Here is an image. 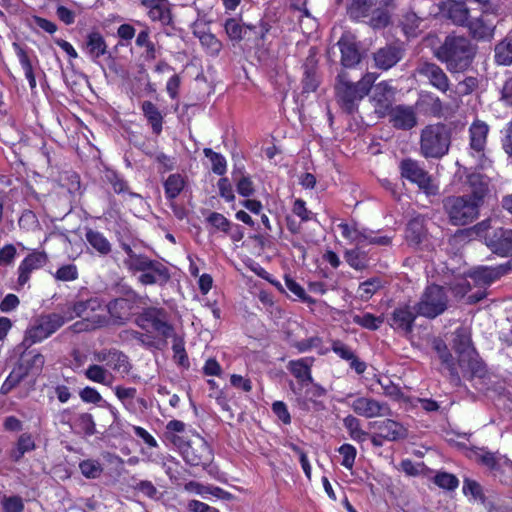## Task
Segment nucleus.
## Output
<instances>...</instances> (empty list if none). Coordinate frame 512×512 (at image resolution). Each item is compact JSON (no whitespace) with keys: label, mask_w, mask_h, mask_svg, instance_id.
<instances>
[{"label":"nucleus","mask_w":512,"mask_h":512,"mask_svg":"<svg viewBox=\"0 0 512 512\" xmlns=\"http://www.w3.org/2000/svg\"><path fill=\"white\" fill-rule=\"evenodd\" d=\"M375 73H366L359 81L353 82L346 71L339 73L335 85L336 96L342 108L352 113L358 103L369 93L377 79Z\"/></svg>","instance_id":"f257e3e1"},{"label":"nucleus","mask_w":512,"mask_h":512,"mask_svg":"<svg viewBox=\"0 0 512 512\" xmlns=\"http://www.w3.org/2000/svg\"><path fill=\"white\" fill-rule=\"evenodd\" d=\"M475 55L471 42L462 36H448L436 52V57L446 64L450 72L466 70Z\"/></svg>","instance_id":"f03ea898"},{"label":"nucleus","mask_w":512,"mask_h":512,"mask_svg":"<svg viewBox=\"0 0 512 512\" xmlns=\"http://www.w3.org/2000/svg\"><path fill=\"white\" fill-rule=\"evenodd\" d=\"M453 349L458 354V364L464 377H482L485 368L471 343L467 329L458 328L454 332Z\"/></svg>","instance_id":"7ed1b4c3"},{"label":"nucleus","mask_w":512,"mask_h":512,"mask_svg":"<svg viewBox=\"0 0 512 512\" xmlns=\"http://www.w3.org/2000/svg\"><path fill=\"white\" fill-rule=\"evenodd\" d=\"M451 130L443 123L425 126L420 134V153L425 158H441L449 151Z\"/></svg>","instance_id":"20e7f679"},{"label":"nucleus","mask_w":512,"mask_h":512,"mask_svg":"<svg viewBox=\"0 0 512 512\" xmlns=\"http://www.w3.org/2000/svg\"><path fill=\"white\" fill-rule=\"evenodd\" d=\"M498 222L487 219L474 226L475 233L484 239L486 246L495 254L507 257L512 255V229L497 225Z\"/></svg>","instance_id":"39448f33"},{"label":"nucleus","mask_w":512,"mask_h":512,"mask_svg":"<svg viewBox=\"0 0 512 512\" xmlns=\"http://www.w3.org/2000/svg\"><path fill=\"white\" fill-rule=\"evenodd\" d=\"M102 308L101 302L98 298H90L86 301H79L71 306H68L64 311L68 321L74 317L83 318V322H76L73 328L76 332L83 330H91L96 327L102 326L105 323L104 317L100 315H91Z\"/></svg>","instance_id":"423d86ee"},{"label":"nucleus","mask_w":512,"mask_h":512,"mask_svg":"<svg viewBox=\"0 0 512 512\" xmlns=\"http://www.w3.org/2000/svg\"><path fill=\"white\" fill-rule=\"evenodd\" d=\"M477 200L468 195L448 197L444 201V209L453 225H466L473 222L479 215Z\"/></svg>","instance_id":"0eeeda50"},{"label":"nucleus","mask_w":512,"mask_h":512,"mask_svg":"<svg viewBox=\"0 0 512 512\" xmlns=\"http://www.w3.org/2000/svg\"><path fill=\"white\" fill-rule=\"evenodd\" d=\"M447 307L448 295L445 289L439 285L428 286L414 305L417 314L428 319H434L443 314Z\"/></svg>","instance_id":"6e6552de"},{"label":"nucleus","mask_w":512,"mask_h":512,"mask_svg":"<svg viewBox=\"0 0 512 512\" xmlns=\"http://www.w3.org/2000/svg\"><path fill=\"white\" fill-rule=\"evenodd\" d=\"M338 402L347 405L355 414L365 418L385 417L392 414L387 403L371 397L349 393L338 399Z\"/></svg>","instance_id":"1a4fd4ad"},{"label":"nucleus","mask_w":512,"mask_h":512,"mask_svg":"<svg viewBox=\"0 0 512 512\" xmlns=\"http://www.w3.org/2000/svg\"><path fill=\"white\" fill-rule=\"evenodd\" d=\"M137 325L150 332L155 331L163 338H169L173 335L174 329L168 322V315L164 309L150 307L145 309L136 319Z\"/></svg>","instance_id":"9d476101"},{"label":"nucleus","mask_w":512,"mask_h":512,"mask_svg":"<svg viewBox=\"0 0 512 512\" xmlns=\"http://www.w3.org/2000/svg\"><path fill=\"white\" fill-rule=\"evenodd\" d=\"M67 321L68 319L65 313L63 315L59 313H51L42 316L37 320L33 327L27 330L24 342L28 343V345L41 342L56 332Z\"/></svg>","instance_id":"9b49d317"},{"label":"nucleus","mask_w":512,"mask_h":512,"mask_svg":"<svg viewBox=\"0 0 512 512\" xmlns=\"http://www.w3.org/2000/svg\"><path fill=\"white\" fill-rule=\"evenodd\" d=\"M400 170L402 177L417 184L427 195H436L438 193V185L417 161L412 159L403 160L400 164Z\"/></svg>","instance_id":"f8f14e48"},{"label":"nucleus","mask_w":512,"mask_h":512,"mask_svg":"<svg viewBox=\"0 0 512 512\" xmlns=\"http://www.w3.org/2000/svg\"><path fill=\"white\" fill-rule=\"evenodd\" d=\"M181 452L185 462L191 466H206L212 460L209 445L200 437L183 446Z\"/></svg>","instance_id":"ddd939ff"},{"label":"nucleus","mask_w":512,"mask_h":512,"mask_svg":"<svg viewBox=\"0 0 512 512\" xmlns=\"http://www.w3.org/2000/svg\"><path fill=\"white\" fill-rule=\"evenodd\" d=\"M416 74L425 78L431 86L442 93H446L450 89V82L441 67L431 62H421L415 69Z\"/></svg>","instance_id":"4468645a"},{"label":"nucleus","mask_w":512,"mask_h":512,"mask_svg":"<svg viewBox=\"0 0 512 512\" xmlns=\"http://www.w3.org/2000/svg\"><path fill=\"white\" fill-rule=\"evenodd\" d=\"M96 361L104 363L107 369L126 375L130 371L128 357L116 349L102 350L94 354Z\"/></svg>","instance_id":"2eb2a0df"},{"label":"nucleus","mask_w":512,"mask_h":512,"mask_svg":"<svg viewBox=\"0 0 512 512\" xmlns=\"http://www.w3.org/2000/svg\"><path fill=\"white\" fill-rule=\"evenodd\" d=\"M47 260L44 252L33 251L27 255L18 266V285L24 286L29 281L31 273L42 268Z\"/></svg>","instance_id":"dca6fc26"},{"label":"nucleus","mask_w":512,"mask_h":512,"mask_svg":"<svg viewBox=\"0 0 512 512\" xmlns=\"http://www.w3.org/2000/svg\"><path fill=\"white\" fill-rule=\"evenodd\" d=\"M393 127L409 130L417 125L416 111L412 106L396 105L388 111Z\"/></svg>","instance_id":"f3484780"},{"label":"nucleus","mask_w":512,"mask_h":512,"mask_svg":"<svg viewBox=\"0 0 512 512\" xmlns=\"http://www.w3.org/2000/svg\"><path fill=\"white\" fill-rule=\"evenodd\" d=\"M417 316L419 315L416 309H414V306L407 304L400 305L394 309L389 324L394 329L410 333Z\"/></svg>","instance_id":"a211bd4d"},{"label":"nucleus","mask_w":512,"mask_h":512,"mask_svg":"<svg viewBox=\"0 0 512 512\" xmlns=\"http://www.w3.org/2000/svg\"><path fill=\"white\" fill-rule=\"evenodd\" d=\"M394 96L395 89L388 82L378 83L374 88L372 96L376 112L382 115L387 113L391 108Z\"/></svg>","instance_id":"6ab92c4d"},{"label":"nucleus","mask_w":512,"mask_h":512,"mask_svg":"<svg viewBox=\"0 0 512 512\" xmlns=\"http://www.w3.org/2000/svg\"><path fill=\"white\" fill-rule=\"evenodd\" d=\"M169 278L167 267L159 261L153 260L149 268H146L138 277V281L143 285H164Z\"/></svg>","instance_id":"aec40b11"},{"label":"nucleus","mask_w":512,"mask_h":512,"mask_svg":"<svg viewBox=\"0 0 512 512\" xmlns=\"http://www.w3.org/2000/svg\"><path fill=\"white\" fill-rule=\"evenodd\" d=\"M489 8L490 5L488 4L487 10H489ZM477 9L481 11V16L472 15L466 26H468L474 38L490 39L494 33V25L489 20L483 18V16L486 15L488 11L483 13L479 6H477Z\"/></svg>","instance_id":"412c9836"},{"label":"nucleus","mask_w":512,"mask_h":512,"mask_svg":"<svg viewBox=\"0 0 512 512\" xmlns=\"http://www.w3.org/2000/svg\"><path fill=\"white\" fill-rule=\"evenodd\" d=\"M488 133V124L481 120H475L469 128L470 149L480 155H483Z\"/></svg>","instance_id":"4be33fe9"},{"label":"nucleus","mask_w":512,"mask_h":512,"mask_svg":"<svg viewBox=\"0 0 512 512\" xmlns=\"http://www.w3.org/2000/svg\"><path fill=\"white\" fill-rule=\"evenodd\" d=\"M402 56L403 51L400 47L394 45L385 46L374 53L375 65L379 69L388 70L396 65Z\"/></svg>","instance_id":"5701e85b"},{"label":"nucleus","mask_w":512,"mask_h":512,"mask_svg":"<svg viewBox=\"0 0 512 512\" xmlns=\"http://www.w3.org/2000/svg\"><path fill=\"white\" fill-rule=\"evenodd\" d=\"M509 270L510 266L508 264L497 267H479L471 274V277L476 284L486 286L507 274Z\"/></svg>","instance_id":"b1692460"},{"label":"nucleus","mask_w":512,"mask_h":512,"mask_svg":"<svg viewBox=\"0 0 512 512\" xmlns=\"http://www.w3.org/2000/svg\"><path fill=\"white\" fill-rule=\"evenodd\" d=\"M473 6L477 5L470 4L466 0L451 2L448 8V16L455 24L467 25L473 15L472 13L477 10V8Z\"/></svg>","instance_id":"393cba45"},{"label":"nucleus","mask_w":512,"mask_h":512,"mask_svg":"<svg viewBox=\"0 0 512 512\" xmlns=\"http://www.w3.org/2000/svg\"><path fill=\"white\" fill-rule=\"evenodd\" d=\"M375 426L379 432V436L388 441H396L407 436L406 428L402 424L391 419L376 422Z\"/></svg>","instance_id":"a878e982"},{"label":"nucleus","mask_w":512,"mask_h":512,"mask_svg":"<svg viewBox=\"0 0 512 512\" xmlns=\"http://www.w3.org/2000/svg\"><path fill=\"white\" fill-rule=\"evenodd\" d=\"M341 52V63L344 67L350 68L360 61V54L355 42L349 37H342L338 41Z\"/></svg>","instance_id":"bb28decb"},{"label":"nucleus","mask_w":512,"mask_h":512,"mask_svg":"<svg viewBox=\"0 0 512 512\" xmlns=\"http://www.w3.org/2000/svg\"><path fill=\"white\" fill-rule=\"evenodd\" d=\"M85 51L93 62L107 53V45L103 36L99 32H91L87 35Z\"/></svg>","instance_id":"cd10ccee"},{"label":"nucleus","mask_w":512,"mask_h":512,"mask_svg":"<svg viewBox=\"0 0 512 512\" xmlns=\"http://www.w3.org/2000/svg\"><path fill=\"white\" fill-rule=\"evenodd\" d=\"M467 183L471 190V195H468V197L477 200L478 204L481 205L489 190L488 178L479 173H473L468 176Z\"/></svg>","instance_id":"c85d7f7f"},{"label":"nucleus","mask_w":512,"mask_h":512,"mask_svg":"<svg viewBox=\"0 0 512 512\" xmlns=\"http://www.w3.org/2000/svg\"><path fill=\"white\" fill-rule=\"evenodd\" d=\"M338 227L341 230L342 237L349 240L355 247H365L367 245L368 232L366 230H360L356 225L346 223H341Z\"/></svg>","instance_id":"c756f323"},{"label":"nucleus","mask_w":512,"mask_h":512,"mask_svg":"<svg viewBox=\"0 0 512 512\" xmlns=\"http://www.w3.org/2000/svg\"><path fill=\"white\" fill-rule=\"evenodd\" d=\"M84 375L90 381L106 386H112L114 382V375L105 366L98 364L89 365L84 371Z\"/></svg>","instance_id":"7c9ffc66"},{"label":"nucleus","mask_w":512,"mask_h":512,"mask_svg":"<svg viewBox=\"0 0 512 512\" xmlns=\"http://www.w3.org/2000/svg\"><path fill=\"white\" fill-rule=\"evenodd\" d=\"M127 257L124 259V265L131 271L143 272L153 260L149 259L144 255L136 254L129 245L123 246Z\"/></svg>","instance_id":"2f4dec72"},{"label":"nucleus","mask_w":512,"mask_h":512,"mask_svg":"<svg viewBox=\"0 0 512 512\" xmlns=\"http://www.w3.org/2000/svg\"><path fill=\"white\" fill-rule=\"evenodd\" d=\"M312 359L302 358L295 361H290L288 368L291 373L299 380L301 384L312 382L310 367Z\"/></svg>","instance_id":"473e14b6"},{"label":"nucleus","mask_w":512,"mask_h":512,"mask_svg":"<svg viewBox=\"0 0 512 512\" xmlns=\"http://www.w3.org/2000/svg\"><path fill=\"white\" fill-rule=\"evenodd\" d=\"M318 83L316 59L314 56H309L304 64L303 92H314L318 87Z\"/></svg>","instance_id":"72a5a7b5"},{"label":"nucleus","mask_w":512,"mask_h":512,"mask_svg":"<svg viewBox=\"0 0 512 512\" xmlns=\"http://www.w3.org/2000/svg\"><path fill=\"white\" fill-rule=\"evenodd\" d=\"M142 111L152 130L155 134H160L162 131L163 117L158 108L150 101L142 103Z\"/></svg>","instance_id":"f704fd0d"},{"label":"nucleus","mask_w":512,"mask_h":512,"mask_svg":"<svg viewBox=\"0 0 512 512\" xmlns=\"http://www.w3.org/2000/svg\"><path fill=\"white\" fill-rule=\"evenodd\" d=\"M35 449V442L31 434L23 433L19 436L16 446L10 452V457L13 461H19L23 455Z\"/></svg>","instance_id":"c9c22d12"},{"label":"nucleus","mask_w":512,"mask_h":512,"mask_svg":"<svg viewBox=\"0 0 512 512\" xmlns=\"http://www.w3.org/2000/svg\"><path fill=\"white\" fill-rule=\"evenodd\" d=\"M87 242L100 254L107 255L111 252V244L100 232L89 229L86 232Z\"/></svg>","instance_id":"e433bc0d"},{"label":"nucleus","mask_w":512,"mask_h":512,"mask_svg":"<svg viewBox=\"0 0 512 512\" xmlns=\"http://www.w3.org/2000/svg\"><path fill=\"white\" fill-rule=\"evenodd\" d=\"M495 60L499 65L512 64V35L507 36L495 47Z\"/></svg>","instance_id":"4c0bfd02"},{"label":"nucleus","mask_w":512,"mask_h":512,"mask_svg":"<svg viewBox=\"0 0 512 512\" xmlns=\"http://www.w3.org/2000/svg\"><path fill=\"white\" fill-rule=\"evenodd\" d=\"M364 247H355L345 252L346 262L356 270H362L368 265V258Z\"/></svg>","instance_id":"58836bf2"},{"label":"nucleus","mask_w":512,"mask_h":512,"mask_svg":"<svg viewBox=\"0 0 512 512\" xmlns=\"http://www.w3.org/2000/svg\"><path fill=\"white\" fill-rule=\"evenodd\" d=\"M376 0H353L349 6V14L354 19H360L371 15Z\"/></svg>","instance_id":"ea45409f"},{"label":"nucleus","mask_w":512,"mask_h":512,"mask_svg":"<svg viewBox=\"0 0 512 512\" xmlns=\"http://www.w3.org/2000/svg\"><path fill=\"white\" fill-rule=\"evenodd\" d=\"M343 425L349 432L352 440L357 442L365 441L367 433L361 429L358 418L353 415H348L343 419Z\"/></svg>","instance_id":"a19ab883"},{"label":"nucleus","mask_w":512,"mask_h":512,"mask_svg":"<svg viewBox=\"0 0 512 512\" xmlns=\"http://www.w3.org/2000/svg\"><path fill=\"white\" fill-rule=\"evenodd\" d=\"M184 185V178L180 174H171L164 183L167 198H176L183 190Z\"/></svg>","instance_id":"79ce46f5"},{"label":"nucleus","mask_w":512,"mask_h":512,"mask_svg":"<svg viewBox=\"0 0 512 512\" xmlns=\"http://www.w3.org/2000/svg\"><path fill=\"white\" fill-rule=\"evenodd\" d=\"M351 317L355 324L369 330H377L384 322L383 317H377L371 313H365L363 315L352 314Z\"/></svg>","instance_id":"37998d69"},{"label":"nucleus","mask_w":512,"mask_h":512,"mask_svg":"<svg viewBox=\"0 0 512 512\" xmlns=\"http://www.w3.org/2000/svg\"><path fill=\"white\" fill-rule=\"evenodd\" d=\"M107 310L111 317L118 321H124L127 319L128 313V303L125 299H115L107 305Z\"/></svg>","instance_id":"c03bdc74"},{"label":"nucleus","mask_w":512,"mask_h":512,"mask_svg":"<svg viewBox=\"0 0 512 512\" xmlns=\"http://www.w3.org/2000/svg\"><path fill=\"white\" fill-rule=\"evenodd\" d=\"M203 152L205 156L211 161L212 171L218 175H224L227 170V162L224 156L214 152L210 148H205Z\"/></svg>","instance_id":"a18cd8bd"},{"label":"nucleus","mask_w":512,"mask_h":512,"mask_svg":"<svg viewBox=\"0 0 512 512\" xmlns=\"http://www.w3.org/2000/svg\"><path fill=\"white\" fill-rule=\"evenodd\" d=\"M16 50H17V56L19 58L20 64L24 70L25 76L29 81V85L31 88H35L36 86V79L33 74V69L31 62L26 54V52L19 47L17 44H14Z\"/></svg>","instance_id":"49530a36"},{"label":"nucleus","mask_w":512,"mask_h":512,"mask_svg":"<svg viewBox=\"0 0 512 512\" xmlns=\"http://www.w3.org/2000/svg\"><path fill=\"white\" fill-rule=\"evenodd\" d=\"M79 468L83 476L88 479L98 478L103 472L102 465L98 461L91 459L82 461L79 464Z\"/></svg>","instance_id":"de8ad7c7"},{"label":"nucleus","mask_w":512,"mask_h":512,"mask_svg":"<svg viewBox=\"0 0 512 512\" xmlns=\"http://www.w3.org/2000/svg\"><path fill=\"white\" fill-rule=\"evenodd\" d=\"M381 287V282L378 278H371L362 282L358 288L359 297L367 301L369 300Z\"/></svg>","instance_id":"09e8293b"},{"label":"nucleus","mask_w":512,"mask_h":512,"mask_svg":"<svg viewBox=\"0 0 512 512\" xmlns=\"http://www.w3.org/2000/svg\"><path fill=\"white\" fill-rule=\"evenodd\" d=\"M225 31L231 40L240 41L246 34L247 28L234 18H229L224 24Z\"/></svg>","instance_id":"8fccbe9b"},{"label":"nucleus","mask_w":512,"mask_h":512,"mask_svg":"<svg viewBox=\"0 0 512 512\" xmlns=\"http://www.w3.org/2000/svg\"><path fill=\"white\" fill-rule=\"evenodd\" d=\"M422 20L415 13H407L402 19V29L408 37L417 35V30Z\"/></svg>","instance_id":"3c124183"},{"label":"nucleus","mask_w":512,"mask_h":512,"mask_svg":"<svg viewBox=\"0 0 512 512\" xmlns=\"http://www.w3.org/2000/svg\"><path fill=\"white\" fill-rule=\"evenodd\" d=\"M199 40L206 51L213 56L218 55L222 49V43L211 33H202L199 35Z\"/></svg>","instance_id":"603ef678"},{"label":"nucleus","mask_w":512,"mask_h":512,"mask_svg":"<svg viewBox=\"0 0 512 512\" xmlns=\"http://www.w3.org/2000/svg\"><path fill=\"white\" fill-rule=\"evenodd\" d=\"M207 222L217 231H221L223 233H229L231 229V222L221 213L212 212L207 217Z\"/></svg>","instance_id":"864d4df0"},{"label":"nucleus","mask_w":512,"mask_h":512,"mask_svg":"<svg viewBox=\"0 0 512 512\" xmlns=\"http://www.w3.org/2000/svg\"><path fill=\"white\" fill-rule=\"evenodd\" d=\"M338 452L342 456L341 465L351 470L357 454L356 448L351 444L345 443L338 448Z\"/></svg>","instance_id":"5fc2aeb1"},{"label":"nucleus","mask_w":512,"mask_h":512,"mask_svg":"<svg viewBox=\"0 0 512 512\" xmlns=\"http://www.w3.org/2000/svg\"><path fill=\"white\" fill-rule=\"evenodd\" d=\"M434 483L440 488L454 490L458 487L459 481L453 474L441 472L435 475Z\"/></svg>","instance_id":"6e6d98bb"},{"label":"nucleus","mask_w":512,"mask_h":512,"mask_svg":"<svg viewBox=\"0 0 512 512\" xmlns=\"http://www.w3.org/2000/svg\"><path fill=\"white\" fill-rule=\"evenodd\" d=\"M285 286L286 288L293 293L298 299L302 300L306 303H314L315 301L309 297L305 290L302 288L300 284H298L294 279L290 277H285Z\"/></svg>","instance_id":"4d7b16f0"},{"label":"nucleus","mask_w":512,"mask_h":512,"mask_svg":"<svg viewBox=\"0 0 512 512\" xmlns=\"http://www.w3.org/2000/svg\"><path fill=\"white\" fill-rule=\"evenodd\" d=\"M4 512H22L24 503L19 496H4L1 501Z\"/></svg>","instance_id":"13d9d810"},{"label":"nucleus","mask_w":512,"mask_h":512,"mask_svg":"<svg viewBox=\"0 0 512 512\" xmlns=\"http://www.w3.org/2000/svg\"><path fill=\"white\" fill-rule=\"evenodd\" d=\"M478 81L474 77H466L463 81H460L454 89V93L461 97L472 93L477 87Z\"/></svg>","instance_id":"bf43d9fd"},{"label":"nucleus","mask_w":512,"mask_h":512,"mask_svg":"<svg viewBox=\"0 0 512 512\" xmlns=\"http://www.w3.org/2000/svg\"><path fill=\"white\" fill-rule=\"evenodd\" d=\"M77 425L87 435H93L95 433V422L93 417L89 413L80 414L77 419Z\"/></svg>","instance_id":"052dcab7"},{"label":"nucleus","mask_w":512,"mask_h":512,"mask_svg":"<svg viewBox=\"0 0 512 512\" xmlns=\"http://www.w3.org/2000/svg\"><path fill=\"white\" fill-rule=\"evenodd\" d=\"M55 277L60 281H73L78 277L77 268L72 264L62 266L57 270Z\"/></svg>","instance_id":"680f3d73"},{"label":"nucleus","mask_w":512,"mask_h":512,"mask_svg":"<svg viewBox=\"0 0 512 512\" xmlns=\"http://www.w3.org/2000/svg\"><path fill=\"white\" fill-rule=\"evenodd\" d=\"M28 374V368L25 365L20 364L16 368H14L6 381L9 382L13 387H16Z\"/></svg>","instance_id":"e2e57ef3"},{"label":"nucleus","mask_w":512,"mask_h":512,"mask_svg":"<svg viewBox=\"0 0 512 512\" xmlns=\"http://www.w3.org/2000/svg\"><path fill=\"white\" fill-rule=\"evenodd\" d=\"M141 2L144 6L150 8L152 19H161L165 0H141Z\"/></svg>","instance_id":"0e129e2a"},{"label":"nucleus","mask_w":512,"mask_h":512,"mask_svg":"<svg viewBox=\"0 0 512 512\" xmlns=\"http://www.w3.org/2000/svg\"><path fill=\"white\" fill-rule=\"evenodd\" d=\"M134 489L151 499L157 498L158 490L151 481L142 480L135 485Z\"/></svg>","instance_id":"69168bd1"},{"label":"nucleus","mask_w":512,"mask_h":512,"mask_svg":"<svg viewBox=\"0 0 512 512\" xmlns=\"http://www.w3.org/2000/svg\"><path fill=\"white\" fill-rule=\"evenodd\" d=\"M382 389H383V393L394 399V400H398L402 397V392H401V389L395 385L394 383H392L391 381L389 380H385V381H382L380 380L379 381Z\"/></svg>","instance_id":"338daca9"},{"label":"nucleus","mask_w":512,"mask_h":512,"mask_svg":"<svg viewBox=\"0 0 512 512\" xmlns=\"http://www.w3.org/2000/svg\"><path fill=\"white\" fill-rule=\"evenodd\" d=\"M79 395L82 401L87 403L97 404L102 400L100 393L95 388L89 386L82 389Z\"/></svg>","instance_id":"774afa93"}]
</instances>
